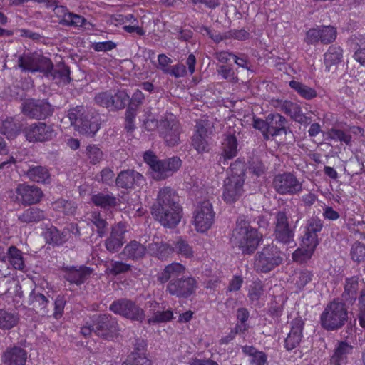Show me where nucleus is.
<instances>
[{
    "instance_id": "1",
    "label": "nucleus",
    "mask_w": 365,
    "mask_h": 365,
    "mask_svg": "<svg viewBox=\"0 0 365 365\" xmlns=\"http://www.w3.org/2000/svg\"><path fill=\"white\" fill-rule=\"evenodd\" d=\"M152 215L165 227L174 228L179 224L182 217V208L173 189L170 187L160 189L152 206Z\"/></svg>"
},
{
    "instance_id": "2",
    "label": "nucleus",
    "mask_w": 365,
    "mask_h": 365,
    "mask_svg": "<svg viewBox=\"0 0 365 365\" xmlns=\"http://www.w3.org/2000/svg\"><path fill=\"white\" fill-rule=\"evenodd\" d=\"M292 211H294L293 208L287 207L274 214V240L283 245H291L294 242L295 228L300 216L298 210L296 209L297 214L292 217Z\"/></svg>"
},
{
    "instance_id": "3",
    "label": "nucleus",
    "mask_w": 365,
    "mask_h": 365,
    "mask_svg": "<svg viewBox=\"0 0 365 365\" xmlns=\"http://www.w3.org/2000/svg\"><path fill=\"white\" fill-rule=\"evenodd\" d=\"M230 168L231 174L224 180L222 197L226 203L233 204L244 193L245 168V164L238 160L232 163Z\"/></svg>"
},
{
    "instance_id": "4",
    "label": "nucleus",
    "mask_w": 365,
    "mask_h": 365,
    "mask_svg": "<svg viewBox=\"0 0 365 365\" xmlns=\"http://www.w3.org/2000/svg\"><path fill=\"white\" fill-rule=\"evenodd\" d=\"M260 241L257 229L245 220H237L232 230L230 242L233 247H237L242 254L250 255L257 249Z\"/></svg>"
},
{
    "instance_id": "5",
    "label": "nucleus",
    "mask_w": 365,
    "mask_h": 365,
    "mask_svg": "<svg viewBox=\"0 0 365 365\" xmlns=\"http://www.w3.org/2000/svg\"><path fill=\"white\" fill-rule=\"evenodd\" d=\"M68 118L81 134L93 136L100 128V115L92 108L78 106L69 110Z\"/></svg>"
},
{
    "instance_id": "6",
    "label": "nucleus",
    "mask_w": 365,
    "mask_h": 365,
    "mask_svg": "<svg viewBox=\"0 0 365 365\" xmlns=\"http://www.w3.org/2000/svg\"><path fill=\"white\" fill-rule=\"evenodd\" d=\"M143 158L151 168L153 178L156 180H163L172 176L182 165V161L178 157L158 160L150 150L144 153Z\"/></svg>"
},
{
    "instance_id": "7",
    "label": "nucleus",
    "mask_w": 365,
    "mask_h": 365,
    "mask_svg": "<svg viewBox=\"0 0 365 365\" xmlns=\"http://www.w3.org/2000/svg\"><path fill=\"white\" fill-rule=\"evenodd\" d=\"M282 253L274 245L264 247L256 253L254 267L257 272L266 273L282 263Z\"/></svg>"
},
{
    "instance_id": "8",
    "label": "nucleus",
    "mask_w": 365,
    "mask_h": 365,
    "mask_svg": "<svg viewBox=\"0 0 365 365\" xmlns=\"http://www.w3.org/2000/svg\"><path fill=\"white\" fill-rule=\"evenodd\" d=\"M21 112L26 118L43 120L51 117L54 107L47 99L29 98L24 99L21 105Z\"/></svg>"
},
{
    "instance_id": "9",
    "label": "nucleus",
    "mask_w": 365,
    "mask_h": 365,
    "mask_svg": "<svg viewBox=\"0 0 365 365\" xmlns=\"http://www.w3.org/2000/svg\"><path fill=\"white\" fill-rule=\"evenodd\" d=\"M26 140L31 143H45L56 136V131L52 124L44 122H35L26 125L22 129Z\"/></svg>"
},
{
    "instance_id": "10",
    "label": "nucleus",
    "mask_w": 365,
    "mask_h": 365,
    "mask_svg": "<svg viewBox=\"0 0 365 365\" xmlns=\"http://www.w3.org/2000/svg\"><path fill=\"white\" fill-rule=\"evenodd\" d=\"M181 132V125L173 114H167L160 120L159 133L167 145L173 147L178 145Z\"/></svg>"
},
{
    "instance_id": "11",
    "label": "nucleus",
    "mask_w": 365,
    "mask_h": 365,
    "mask_svg": "<svg viewBox=\"0 0 365 365\" xmlns=\"http://www.w3.org/2000/svg\"><path fill=\"white\" fill-rule=\"evenodd\" d=\"M92 324L83 326L81 333L84 336L93 332L96 336L107 340H114L118 335V321H91Z\"/></svg>"
},
{
    "instance_id": "12",
    "label": "nucleus",
    "mask_w": 365,
    "mask_h": 365,
    "mask_svg": "<svg viewBox=\"0 0 365 365\" xmlns=\"http://www.w3.org/2000/svg\"><path fill=\"white\" fill-rule=\"evenodd\" d=\"M193 224L197 232H205L214 222L215 212L212 205L208 200H205L197 205L194 211Z\"/></svg>"
},
{
    "instance_id": "13",
    "label": "nucleus",
    "mask_w": 365,
    "mask_h": 365,
    "mask_svg": "<svg viewBox=\"0 0 365 365\" xmlns=\"http://www.w3.org/2000/svg\"><path fill=\"white\" fill-rule=\"evenodd\" d=\"M197 287V282L194 277H181L180 279L170 280L167 284V291L170 295L188 298L195 292Z\"/></svg>"
},
{
    "instance_id": "14",
    "label": "nucleus",
    "mask_w": 365,
    "mask_h": 365,
    "mask_svg": "<svg viewBox=\"0 0 365 365\" xmlns=\"http://www.w3.org/2000/svg\"><path fill=\"white\" fill-rule=\"evenodd\" d=\"M273 187L280 195H295L302 190V184L291 173H283L275 175Z\"/></svg>"
},
{
    "instance_id": "15",
    "label": "nucleus",
    "mask_w": 365,
    "mask_h": 365,
    "mask_svg": "<svg viewBox=\"0 0 365 365\" xmlns=\"http://www.w3.org/2000/svg\"><path fill=\"white\" fill-rule=\"evenodd\" d=\"M110 310L128 319H141L143 310L134 302L122 298L114 301L110 305Z\"/></svg>"
},
{
    "instance_id": "16",
    "label": "nucleus",
    "mask_w": 365,
    "mask_h": 365,
    "mask_svg": "<svg viewBox=\"0 0 365 365\" xmlns=\"http://www.w3.org/2000/svg\"><path fill=\"white\" fill-rule=\"evenodd\" d=\"M209 128L210 124L207 120H200L196 123L195 133L192 137V145L199 153L210 150Z\"/></svg>"
},
{
    "instance_id": "17",
    "label": "nucleus",
    "mask_w": 365,
    "mask_h": 365,
    "mask_svg": "<svg viewBox=\"0 0 365 365\" xmlns=\"http://www.w3.org/2000/svg\"><path fill=\"white\" fill-rule=\"evenodd\" d=\"M16 200L24 205L36 204L43 197L42 190L34 185L19 184L16 188Z\"/></svg>"
},
{
    "instance_id": "18",
    "label": "nucleus",
    "mask_w": 365,
    "mask_h": 365,
    "mask_svg": "<svg viewBox=\"0 0 365 365\" xmlns=\"http://www.w3.org/2000/svg\"><path fill=\"white\" fill-rule=\"evenodd\" d=\"M147 346L146 341L136 339L134 351L127 356L121 365H151V361L145 354Z\"/></svg>"
},
{
    "instance_id": "19",
    "label": "nucleus",
    "mask_w": 365,
    "mask_h": 365,
    "mask_svg": "<svg viewBox=\"0 0 365 365\" xmlns=\"http://www.w3.org/2000/svg\"><path fill=\"white\" fill-rule=\"evenodd\" d=\"M143 181L144 178L140 173L128 169L118 173L115 184L118 187L128 190L135 188V185L139 186Z\"/></svg>"
},
{
    "instance_id": "20",
    "label": "nucleus",
    "mask_w": 365,
    "mask_h": 365,
    "mask_svg": "<svg viewBox=\"0 0 365 365\" xmlns=\"http://www.w3.org/2000/svg\"><path fill=\"white\" fill-rule=\"evenodd\" d=\"M320 319H348V311L339 299H335L327 304Z\"/></svg>"
},
{
    "instance_id": "21",
    "label": "nucleus",
    "mask_w": 365,
    "mask_h": 365,
    "mask_svg": "<svg viewBox=\"0 0 365 365\" xmlns=\"http://www.w3.org/2000/svg\"><path fill=\"white\" fill-rule=\"evenodd\" d=\"M352 351V345L345 341H339L330 355L329 365H346Z\"/></svg>"
},
{
    "instance_id": "22",
    "label": "nucleus",
    "mask_w": 365,
    "mask_h": 365,
    "mask_svg": "<svg viewBox=\"0 0 365 365\" xmlns=\"http://www.w3.org/2000/svg\"><path fill=\"white\" fill-rule=\"evenodd\" d=\"M125 230L118 224L113 227L109 237L105 240V247L110 253L118 252L125 243Z\"/></svg>"
},
{
    "instance_id": "23",
    "label": "nucleus",
    "mask_w": 365,
    "mask_h": 365,
    "mask_svg": "<svg viewBox=\"0 0 365 365\" xmlns=\"http://www.w3.org/2000/svg\"><path fill=\"white\" fill-rule=\"evenodd\" d=\"M147 252L145 246L136 240L128 243L119 254L122 259L138 261L145 257Z\"/></svg>"
},
{
    "instance_id": "24",
    "label": "nucleus",
    "mask_w": 365,
    "mask_h": 365,
    "mask_svg": "<svg viewBox=\"0 0 365 365\" xmlns=\"http://www.w3.org/2000/svg\"><path fill=\"white\" fill-rule=\"evenodd\" d=\"M64 278L71 284L80 285L90 277L92 269L89 267L81 266L66 267Z\"/></svg>"
},
{
    "instance_id": "25",
    "label": "nucleus",
    "mask_w": 365,
    "mask_h": 365,
    "mask_svg": "<svg viewBox=\"0 0 365 365\" xmlns=\"http://www.w3.org/2000/svg\"><path fill=\"white\" fill-rule=\"evenodd\" d=\"M287 120L279 113H270L267 116L268 133L269 136L287 134Z\"/></svg>"
},
{
    "instance_id": "26",
    "label": "nucleus",
    "mask_w": 365,
    "mask_h": 365,
    "mask_svg": "<svg viewBox=\"0 0 365 365\" xmlns=\"http://www.w3.org/2000/svg\"><path fill=\"white\" fill-rule=\"evenodd\" d=\"M304 321H292L291 330L284 340V347L287 351L295 349L302 338Z\"/></svg>"
},
{
    "instance_id": "27",
    "label": "nucleus",
    "mask_w": 365,
    "mask_h": 365,
    "mask_svg": "<svg viewBox=\"0 0 365 365\" xmlns=\"http://www.w3.org/2000/svg\"><path fill=\"white\" fill-rule=\"evenodd\" d=\"M3 361L7 365H25L27 360V351L18 346L7 349L3 354Z\"/></svg>"
},
{
    "instance_id": "28",
    "label": "nucleus",
    "mask_w": 365,
    "mask_h": 365,
    "mask_svg": "<svg viewBox=\"0 0 365 365\" xmlns=\"http://www.w3.org/2000/svg\"><path fill=\"white\" fill-rule=\"evenodd\" d=\"M185 272V267L180 263H171L159 274L158 280L161 283H165L174 279H180L181 277H184Z\"/></svg>"
},
{
    "instance_id": "29",
    "label": "nucleus",
    "mask_w": 365,
    "mask_h": 365,
    "mask_svg": "<svg viewBox=\"0 0 365 365\" xmlns=\"http://www.w3.org/2000/svg\"><path fill=\"white\" fill-rule=\"evenodd\" d=\"M359 290V277L353 276L345 279L342 299L350 304H352L356 299Z\"/></svg>"
},
{
    "instance_id": "30",
    "label": "nucleus",
    "mask_w": 365,
    "mask_h": 365,
    "mask_svg": "<svg viewBox=\"0 0 365 365\" xmlns=\"http://www.w3.org/2000/svg\"><path fill=\"white\" fill-rule=\"evenodd\" d=\"M44 218V212L36 207H29L18 215V220L24 224L36 223Z\"/></svg>"
},
{
    "instance_id": "31",
    "label": "nucleus",
    "mask_w": 365,
    "mask_h": 365,
    "mask_svg": "<svg viewBox=\"0 0 365 365\" xmlns=\"http://www.w3.org/2000/svg\"><path fill=\"white\" fill-rule=\"evenodd\" d=\"M21 130V126L13 118H7L0 125V133L7 139L11 140L17 137Z\"/></svg>"
},
{
    "instance_id": "32",
    "label": "nucleus",
    "mask_w": 365,
    "mask_h": 365,
    "mask_svg": "<svg viewBox=\"0 0 365 365\" xmlns=\"http://www.w3.org/2000/svg\"><path fill=\"white\" fill-rule=\"evenodd\" d=\"M26 175L31 181L38 183H48L51 179L48 170L41 165L30 167Z\"/></svg>"
},
{
    "instance_id": "33",
    "label": "nucleus",
    "mask_w": 365,
    "mask_h": 365,
    "mask_svg": "<svg viewBox=\"0 0 365 365\" xmlns=\"http://www.w3.org/2000/svg\"><path fill=\"white\" fill-rule=\"evenodd\" d=\"M70 73L69 68L64 63L58 64L56 67L53 64L49 73V77H51L58 83L68 84L71 81Z\"/></svg>"
},
{
    "instance_id": "34",
    "label": "nucleus",
    "mask_w": 365,
    "mask_h": 365,
    "mask_svg": "<svg viewBox=\"0 0 365 365\" xmlns=\"http://www.w3.org/2000/svg\"><path fill=\"white\" fill-rule=\"evenodd\" d=\"M264 294L263 285L261 282H253L250 286L248 291V298L250 304L255 307H260L264 302L262 296Z\"/></svg>"
},
{
    "instance_id": "35",
    "label": "nucleus",
    "mask_w": 365,
    "mask_h": 365,
    "mask_svg": "<svg viewBox=\"0 0 365 365\" xmlns=\"http://www.w3.org/2000/svg\"><path fill=\"white\" fill-rule=\"evenodd\" d=\"M342 50L340 47L331 46L324 54V63L329 71L334 70L335 66L341 62Z\"/></svg>"
},
{
    "instance_id": "36",
    "label": "nucleus",
    "mask_w": 365,
    "mask_h": 365,
    "mask_svg": "<svg viewBox=\"0 0 365 365\" xmlns=\"http://www.w3.org/2000/svg\"><path fill=\"white\" fill-rule=\"evenodd\" d=\"M91 201L96 205L104 209L114 207L117 205V199L112 193L99 192L91 197Z\"/></svg>"
},
{
    "instance_id": "37",
    "label": "nucleus",
    "mask_w": 365,
    "mask_h": 365,
    "mask_svg": "<svg viewBox=\"0 0 365 365\" xmlns=\"http://www.w3.org/2000/svg\"><path fill=\"white\" fill-rule=\"evenodd\" d=\"M38 53H29L18 58V66L22 71L35 73Z\"/></svg>"
},
{
    "instance_id": "38",
    "label": "nucleus",
    "mask_w": 365,
    "mask_h": 365,
    "mask_svg": "<svg viewBox=\"0 0 365 365\" xmlns=\"http://www.w3.org/2000/svg\"><path fill=\"white\" fill-rule=\"evenodd\" d=\"M8 261L15 269L23 270L25 264L22 252L16 246L11 245L7 250Z\"/></svg>"
},
{
    "instance_id": "39",
    "label": "nucleus",
    "mask_w": 365,
    "mask_h": 365,
    "mask_svg": "<svg viewBox=\"0 0 365 365\" xmlns=\"http://www.w3.org/2000/svg\"><path fill=\"white\" fill-rule=\"evenodd\" d=\"M274 106L289 115L292 119L298 117L299 114L302 112L299 104L289 101H277Z\"/></svg>"
},
{
    "instance_id": "40",
    "label": "nucleus",
    "mask_w": 365,
    "mask_h": 365,
    "mask_svg": "<svg viewBox=\"0 0 365 365\" xmlns=\"http://www.w3.org/2000/svg\"><path fill=\"white\" fill-rule=\"evenodd\" d=\"M44 237L47 243L55 245H61L68 240V237H66L63 231L60 232V231L53 226L46 229Z\"/></svg>"
},
{
    "instance_id": "41",
    "label": "nucleus",
    "mask_w": 365,
    "mask_h": 365,
    "mask_svg": "<svg viewBox=\"0 0 365 365\" xmlns=\"http://www.w3.org/2000/svg\"><path fill=\"white\" fill-rule=\"evenodd\" d=\"M268 166L263 160L258 156H252L248 161V171L252 175L259 177L264 175Z\"/></svg>"
},
{
    "instance_id": "42",
    "label": "nucleus",
    "mask_w": 365,
    "mask_h": 365,
    "mask_svg": "<svg viewBox=\"0 0 365 365\" xmlns=\"http://www.w3.org/2000/svg\"><path fill=\"white\" fill-rule=\"evenodd\" d=\"M237 145L236 137L231 133H227L222 143V153H225V156L234 158L237 154Z\"/></svg>"
},
{
    "instance_id": "43",
    "label": "nucleus",
    "mask_w": 365,
    "mask_h": 365,
    "mask_svg": "<svg viewBox=\"0 0 365 365\" xmlns=\"http://www.w3.org/2000/svg\"><path fill=\"white\" fill-rule=\"evenodd\" d=\"M173 251L178 255L185 258H191L194 256L192 247L187 241L179 237L173 242Z\"/></svg>"
},
{
    "instance_id": "44",
    "label": "nucleus",
    "mask_w": 365,
    "mask_h": 365,
    "mask_svg": "<svg viewBox=\"0 0 365 365\" xmlns=\"http://www.w3.org/2000/svg\"><path fill=\"white\" fill-rule=\"evenodd\" d=\"M193 312L191 310L185 312L175 310V312L168 309L164 312H158L154 319H173L178 317V319H190L193 317Z\"/></svg>"
},
{
    "instance_id": "45",
    "label": "nucleus",
    "mask_w": 365,
    "mask_h": 365,
    "mask_svg": "<svg viewBox=\"0 0 365 365\" xmlns=\"http://www.w3.org/2000/svg\"><path fill=\"white\" fill-rule=\"evenodd\" d=\"M289 86L296 91L302 97L306 99H312L317 96L316 91L299 81L294 80L289 81Z\"/></svg>"
},
{
    "instance_id": "46",
    "label": "nucleus",
    "mask_w": 365,
    "mask_h": 365,
    "mask_svg": "<svg viewBox=\"0 0 365 365\" xmlns=\"http://www.w3.org/2000/svg\"><path fill=\"white\" fill-rule=\"evenodd\" d=\"M151 250H156V256L161 260L166 259L170 255H171L174 251L173 244L169 245L167 243H155L150 246Z\"/></svg>"
},
{
    "instance_id": "47",
    "label": "nucleus",
    "mask_w": 365,
    "mask_h": 365,
    "mask_svg": "<svg viewBox=\"0 0 365 365\" xmlns=\"http://www.w3.org/2000/svg\"><path fill=\"white\" fill-rule=\"evenodd\" d=\"M48 300L41 293L32 291L29 295V304L34 309L43 310L46 308Z\"/></svg>"
},
{
    "instance_id": "48",
    "label": "nucleus",
    "mask_w": 365,
    "mask_h": 365,
    "mask_svg": "<svg viewBox=\"0 0 365 365\" xmlns=\"http://www.w3.org/2000/svg\"><path fill=\"white\" fill-rule=\"evenodd\" d=\"M52 65L53 63L50 58L38 53L35 72L43 73L46 77H49V73L52 68Z\"/></svg>"
},
{
    "instance_id": "49",
    "label": "nucleus",
    "mask_w": 365,
    "mask_h": 365,
    "mask_svg": "<svg viewBox=\"0 0 365 365\" xmlns=\"http://www.w3.org/2000/svg\"><path fill=\"white\" fill-rule=\"evenodd\" d=\"M113 93L110 91H102L98 93L94 98L96 104L100 106L111 108L113 103Z\"/></svg>"
},
{
    "instance_id": "50",
    "label": "nucleus",
    "mask_w": 365,
    "mask_h": 365,
    "mask_svg": "<svg viewBox=\"0 0 365 365\" xmlns=\"http://www.w3.org/2000/svg\"><path fill=\"white\" fill-rule=\"evenodd\" d=\"M112 98L113 99L112 109L120 110L128 103L129 95L125 91L119 90L113 94Z\"/></svg>"
},
{
    "instance_id": "51",
    "label": "nucleus",
    "mask_w": 365,
    "mask_h": 365,
    "mask_svg": "<svg viewBox=\"0 0 365 365\" xmlns=\"http://www.w3.org/2000/svg\"><path fill=\"white\" fill-rule=\"evenodd\" d=\"M91 221L96 227L98 235L103 237L108 230V222L106 220L99 212H93Z\"/></svg>"
},
{
    "instance_id": "52",
    "label": "nucleus",
    "mask_w": 365,
    "mask_h": 365,
    "mask_svg": "<svg viewBox=\"0 0 365 365\" xmlns=\"http://www.w3.org/2000/svg\"><path fill=\"white\" fill-rule=\"evenodd\" d=\"M320 42L323 44H328L334 41L336 37V30L333 26H320Z\"/></svg>"
},
{
    "instance_id": "53",
    "label": "nucleus",
    "mask_w": 365,
    "mask_h": 365,
    "mask_svg": "<svg viewBox=\"0 0 365 365\" xmlns=\"http://www.w3.org/2000/svg\"><path fill=\"white\" fill-rule=\"evenodd\" d=\"M327 135L330 139L339 140L347 145H350L351 141V135L339 129L331 128L328 131Z\"/></svg>"
},
{
    "instance_id": "54",
    "label": "nucleus",
    "mask_w": 365,
    "mask_h": 365,
    "mask_svg": "<svg viewBox=\"0 0 365 365\" xmlns=\"http://www.w3.org/2000/svg\"><path fill=\"white\" fill-rule=\"evenodd\" d=\"M64 25L66 26H86L87 20L82 16L71 12L67 19H64Z\"/></svg>"
},
{
    "instance_id": "55",
    "label": "nucleus",
    "mask_w": 365,
    "mask_h": 365,
    "mask_svg": "<svg viewBox=\"0 0 365 365\" xmlns=\"http://www.w3.org/2000/svg\"><path fill=\"white\" fill-rule=\"evenodd\" d=\"M314 251L307 247L298 248L293 252L292 258L297 262L303 263L311 258Z\"/></svg>"
},
{
    "instance_id": "56",
    "label": "nucleus",
    "mask_w": 365,
    "mask_h": 365,
    "mask_svg": "<svg viewBox=\"0 0 365 365\" xmlns=\"http://www.w3.org/2000/svg\"><path fill=\"white\" fill-rule=\"evenodd\" d=\"M87 156L90 163L96 165L103 159V152L95 145H89L86 148Z\"/></svg>"
},
{
    "instance_id": "57",
    "label": "nucleus",
    "mask_w": 365,
    "mask_h": 365,
    "mask_svg": "<svg viewBox=\"0 0 365 365\" xmlns=\"http://www.w3.org/2000/svg\"><path fill=\"white\" fill-rule=\"evenodd\" d=\"M351 259L355 262H361L365 259V246L364 244L356 242L351 249Z\"/></svg>"
},
{
    "instance_id": "58",
    "label": "nucleus",
    "mask_w": 365,
    "mask_h": 365,
    "mask_svg": "<svg viewBox=\"0 0 365 365\" xmlns=\"http://www.w3.org/2000/svg\"><path fill=\"white\" fill-rule=\"evenodd\" d=\"M131 266L128 264L118 261H111L110 272L113 275H118L130 271Z\"/></svg>"
},
{
    "instance_id": "59",
    "label": "nucleus",
    "mask_w": 365,
    "mask_h": 365,
    "mask_svg": "<svg viewBox=\"0 0 365 365\" xmlns=\"http://www.w3.org/2000/svg\"><path fill=\"white\" fill-rule=\"evenodd\" d=\"M323 227V222L317 217H312L308 220L306 225V231L317 235Z\"/></svg>"
},
{
    "instance_id": "60",
    "label": "nucleus",
    "mask_w": 365,
    "mask_h": 365,
    "mask_svg": "<svg viewBox=\"0 0 365 365\" xmlns=\"http://www.w3.org/2000/svg\"><path fill=\"white\" fill-rule=\"evenodd\" d=\"M320 26L312 28L307 31L305 42L309 45H315L320 41Z\"/></svg>"
},
{
    "instance_id": "61",
    "label": "nucleus",
    "mask_w": 365,
    "mask_h": 365,
    "mask_svg": "<svg viewBox=\"0 0 365 365\" xmlns=\"http://www.w3.org/2000/svg\"><path fill=\"white\" fill-rule=\"evenodd\" d=\"M302 242L304 246L314 250L319 244L318 236L317 235L306 231L302 239Z\"/></svg>"
},
{
    "instance_id": "62",
    "label": "nucleus",
    "mask_w": 365,
    "mask_h": 365,
    "mask_svg": "<svg viewBox=\"0 0 365 365\" xmlns=\"http://www.w3.org/2000/svg\"><path fill=\"white\" fill-rule=\"evenodd\" d=\"M158 63L156 66L157 68L161 70L163 73L167 74L171 66H169L172 63L173 61L170 58L168 57L165 54H160L158 56Z\"/></svg>"
},
{
    "instance_id": "63",
    "label": "nucleus",
    "mask_w": 365,
    "mask_h": 365,
    "mask_svg": "<svg viewBox=\"0 0 365 365\" xmlns=\"http://www.w3.org/2000/svg\"><path fill=\"white\" fill-rule=\"evenodd\" d=\"M252 125L255 129H258L262 133L264 139L269 140L268 123H267V118L264 120L255 118L253 119Z\"/></svg>"
},
{
    "instance_id": "64",
    "label": "nucleus",
    "mask_w": 365,
    "mask_h": 365,
    "mask_svg": "<svg viewBox=\"0 0 365 365\" xmlns=\"http://www.w3.org/2000/svg\"><path fill=\"white\" fill-rule=\"evenodd\" d=\"M167 74L175 78L183 77L187 74L186 66L182 63H178L171 66Z\"/></svg>"
}]
</instances>
